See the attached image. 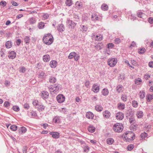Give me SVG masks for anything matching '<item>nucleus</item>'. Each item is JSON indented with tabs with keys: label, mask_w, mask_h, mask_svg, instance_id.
Instances as JSON below:
<instances>
[{
	"label": "nucleus",
	"mask_w": 153,
	"mask_h": 153,
	"mask_svg": "<svg viewBox=\"0 0 153 153\" xmlns=\"http://www.w3.org/2000/svg\"><path fill=\"white\" fill-rule=\"evenodd\" d=\"M74 58L75 61H77L79 59L80 56L79 54L76 53V55H74Z\"/></svg>",
	"instance_id": "nucleus-46"
},
{
	"label": "nucleus",
	"mask_w": 153,
	"mask_h": 153,
	"mask_svg": "<svg viewBox=\"0 0 153 153\" xmlns=\"http://www.w3.org/2000/svg\"><path fill=\"white\" fill-rule=\"evenodd\" d=\"M117 107L120 110H123L125 108V105L123 103H119L118 104Z\"/></svg>",
	"instance_id": "nucleus-26"
},
{
	"label": "nucleus",
	"mask_w": 153,
	"mask_h": 153,
	"mask_svg": "<svg viewBox=\"0 0 153 153\" xmlns=\"http://www.w3.org/2000/svg\"><path fill=\"white\" fill-rule=\"evenodd\" d=\"M53 121L55 123H59L60 122V120L58 117H55L53 119Z\"/></svg>",
	"instance_id": "nucleus-54"
},
{
	"label": "nucleus",
	"mask_w": 153,
	"mask_h": 153,
	"mask_svg": "<svg viewBox=\"0 0 153 153\" xmlns=\"http://www.w3.org/2000/svg\"><path fill=\"white\" fill-rule=\"evenodd\" d=\"M48 88L51 94H56L59 92V87L58 84H56L54 85V86L53 87L52 86H50L48 87Z\"/></svg>",
	"instance_id": "nucleus-4"
},
{
	"label": "nucleus",
	"mask_w": 153,
	"mask_h": 153,
	"mask_svg": "<svg viewBox=\"0 0 153 153\" xmlns=\"http://www.w3.org/2000/svg\"><path fill=\"white\" fill-rule=\"evenodd\" d=\"M120 39L117 38H116L114 41V43L116 44H118L120 42Z\"/></svg>",
	"instance_id": "nucleus-58"
},
{
	"label": "nucleus",
	"mask_w": 153,
	"mask_h": 153,
	"mask_svg": "<svg viewBox=\"0 0 153 153\" xmlns=\"http://www.w3.org/2000/svg\"><path fill=\"white\" fill-rule=\"evenodd\" d=\"M134 145L133 144H131L128 145L127 147V149L128 151H131L134 148Z\"/></svg>",
	"instance_id": "nucleus-44"
},
{
	"label": "nucleus",
	"mask_w": 153,
	"mask_h": 153,
	"mask_svg": "<svg viewBox=\"0 0 153 153\" xmlns=\"http://www.w3.org/2000/svg\"><path fill=\"white\" fill-rule=\"evenodd\" d=\"M117 62V58H111L108 59L107 61L108 65L111 67H113L115 66Z\"/></svg>",
	"instance_id": "nucleus-5"
},
{
	"label": "nucleus",
	"mask_w": 153,
	"mask_h": 153,
	"mask_svg": "<svg viewBox=\"0 0 153 153\" xmlns=\"http://www.w3.org/2000/svg\"><path fill=\"white\" fill-rule=\"evenodd\" d=\"M7 3L5 1H1L0 2V6L4 7L6 5Z\"/></svg>",
	"instance_id": "nucleus-55"
},
{
	"label": "nucleus",
	"mask_w": 153,
	"mask_h": 153,
	"mask_svg": "<svg viewBox=\"0 0 153 153\" xmlns=\"http://www.w3.org/2000/svg\"><path fill=\"white\" fill-rule=\"evenodd\" d=\"M67 24L68 28L70 30H72L75 27L76 23L73 21L68 19L67 21Z\"/></svg>",
	"instance_id": "nucleus-6"
},
{
	"label": "nucleus",
	"mask_w": 153,
	"mask_h": 153,
	"mask_svg": "<svg viewBox=\"0 0 153 153\" xmlns=\"http://www.w3.org/2000/svg\"><path fill=\"white\" fill-rule=\"evenodd\" d=\"M123 126L122 124L117 123L114 124L113 126V129L115 132H120L122 131Z\"/></svg>",
	"instance_id": "nucleus-3"
},
{
	"label": "nucleus",
	"mask_w": 153,
	"mask_h": 153,
	"mask_svg": "<svg viewBox=\"0 0 153 153\" xmlns=\"http://www.w3.org/2000/svg\"><path fill=\"white\" fill-rule=\"evenodd\" d=\"M49 17V15L48 14H45L43 16V19L45 20L47 19Z\"/></svg>",
	"instance_id": "nucleus-59"
},
{
	"label": "nucleus",
	"mask_w": 153,
	"mask_h": 153,
	"mask_svg": "<svg viewBox=\"0 0 153 153\" xmlns=\"http://www.w3.org/2000/svg\"><path fill=\"white\" fill-rule=\"evenodd\" d=\"M16 56V53L14 51H11L9 53L8 57L11 59H14Z\"/></svg>",
	"instance_id": "nucleus-14"
},
{
	"label": "nucleus",
	"mask_w": 153,
	"mask_h": 153,
	"mask_svg": "<svg viewBox=\"0 0 153 153\" xmlns=\"http://www.w3.org/2000/svg\"><path fill=\"white\" fill-rule=\"evenodd\" d=\"M29 21L30 24H33L36 22L35 19L33 18L30 19Z\"/></svg>",
	"instance_id": "nucleus-56"
},
{
	"label": "nucleus",
	"mask_w": 153,
	"mask_h": 153,
	"mask_svg": "<svg viewBox=\"0 0 153 153\" xmlns=\"http://www.w3.org/2000/svg\"><path fill=\"white\" fill-rule=\"evenodd\" d=\"M45 73L43 72H41L39 75V77L40 78H43L45 77Z\"/></svg>",
	"instance_id": "nucleus-43"
},
{
	"label": "nucleus",
	"mask_w": 153,
	"mask_h": 153,
	"mask_svg": "<svg viewBox=\"0 0 153 153\" xmlns=\"http://www.w3.org/2000/svg\"><path fill=\"white\" fill-rule=\"evenodd\" d=\"M56 100L59 103H62L65 100V97L62 94H58L56 97Z\"/></svg>",
	"instance_id": "nucleus-7"
},
{
	"label": "nucleus",
	"mask_w": 153,
	"mask_h": 153,
	"mask_svg": "<svg viewBox=\"0 0 153 153\" xmlns=\"http://www.w3.org/2000/svg\"><path fill=\"white\" fill-rule=\"evenodd\" d=\"M31 115L33 117H36L37 115V114L34 111H33L31 112Z\"/></svg>",
	"instance_id": "nucleus-62"
},
{
	"label": "nucleus",
	"mask_w": 153,
	"mask_h": 153,
	"mask_svg": "<svg viewBox=\"0 0 153 153\" xmlns=\"http://www.w3.org/2000/svg\"><path fill=\"white\" fill-rule=\"evenodd\" d=\"M135 83L137 85H140L141 84L142 80L140 78H138L135 79Z\"/></svg>",
	"instance_id": "nucleus-38"
},
{
	"label": "nucleus",
	"mask_w": 153,
	"mask_h": 153,
	"mask_svg": "<svg viewBox=\"0 0 153 153\" xmlns=\"http://www.w3.org/2000/svg\"><path fill=\"white\" fill-rule=\"evenodd\" d=\"M135 121L134 117L133 115L131 116L129 118V122L130 123H134Z\"/></svg>",
	"instance_id": "nucleus-53"
},
{
	"label": "nucleus",
	"mask_w": 153,
	"mask_h": 153,
	"mask_svg": "<svg viewBox=\"0 0 153 153\" xmlns=\"http://www.w3.org/2000/svg\"><path fill=\"white\" fill-rule=\"evenodd\" d=\"M103 37L102 35L100 34L99 36L97 35L95 38V40L98 41H100L102 40Z\"/></svg>",
	"instance_id": "nucleus-32"
},
{
	"label": "nucleus",
	"mask_w": 153,
	"mask_h": 153,
	"mask_svg": "<svg viewBox=\"0 0 153 153\" xmlns=\"http://www.w3.org/2000/svg\"><path fill=\"white\" fill-rule=\"evenodd\" d=\"M131 63L134 66H137L138 65L136 61L134 60H131Z\"/></svg>",
	"instance_id": "nucleus-61"
},
{
	"label": "nucleus",
	"mask_w": 153,
	"mask_h": 153,
	"mask_svg": "<svg viewBox=\"0 0 153 153\" xmlns=\"http://www.w3.org/2000/svg\"><path fill=\"white\" fill-rule=\"evenodd\" d=\"M134 134L131 131L126 132L123 134V139L124 141L129 142L133 140L135 138Z\"/></svg>",
	"instance_id": "nucleus-2"
},
{
	"label": "nucleus",
	"mask_w": 153,
	"mask_h": 153,
	"mask_svg": "<svg viewBox=\"0 0 153 153\" xmlns=\"http://www.w3.org/2000/svg\"><path fill=\"white\" fill-rule=\"evenodd\" d=\"M49 80L50 83L53 84L56 82L57 80L56 78L51 76L49 78Z\"/></svg>",
	"instance_id": "nucleus-24"
},
{
	"label": "nucleus",
	"mask_w": 153,
	"mask_h": 153,
	"mask_svg": "<svg viewBox=\"0 0 153 153\" xmlns=\"http://www.w3.org/2000/svg\"><path fill=\"white\" fill-rule=\"evenodd\" d=\"M100 89V87L97 84H94L92 86L91 90L94 93H97L99 92Z\"/></svg>",
	"instance_id": "nucleus-8"
},
{
	"label": "nucleus",
	"mask_w": 153,
	"mask_h": 153,
	"mask_svg": "<svg viewBox=\"0 0 153 153\" xmlns=\"http://www.w3.org/2000/svg\"><path fill=\"white\" fill-rule=\"evenodd\" d=\"M10 105V103L8 101H6L4 103V106L5 107H7Z\"/></svg>",
	"instance_id": "nucleus-63"
},
{
	"label": "nucleus",
	"mask_w": 153,
	"mask_h": 153,
	"mask_svg": "<svg viewBox=\"0 0 153 153\" xmlns=\"http://www.w3.org/2000/svg\"><path fill=\"white\" fill-rule=\"evenodd\" d=\"M92 20L93 21L99 20V18L98 16L95 14H93L91 17Z\"/></svg>",
	"instance_id": "nucleus-30"
},
{
	"label": "nucleus",
	"mask_w": 153,
	"mask_h": 153,
	"mask_svg": "<svg viewBox=\"0 0 153 153\" xmlns=\"http://www.w3.org/2000/svg\"><path fill=\"white\" fill-rule=\"evenodd\" d=\"M49 65L52 68H55L57 65V62L55 60H52L50 61Z\"/></svg>",
	"instance_id": "nucleus-11"
},
{
	"label": "nucleus",
	"mask_w": 153,
	"mask_h": 153,
	"mask_svg": "<svg viewBox=\"0 0 153 153\" xmlns=\"http://www.w3.org/2000/svg\"><path fill=\"white\" fill-rule=\"evenodd\" d=\"M33 104L34 106L37 107L40 104L39 101L37 100H34L33 102Z\"/></svg>",
	"instance_id": "nucleus-35"
},
{
	"label": "nucleus",
	"mask_w": 153,
	"mask_h": 153,
	"mask_svg": "<svg viewBox=\"0 0 153 153\" xmlns=\"http://www.w3.org/2000/svg\"><path fill=\"white\" fill-rule=\"evenodd\" d=\"M26 71L25 68L24 67H22L20 68L19 72H20L24 73Z\"/></svg>",
	"instance_id": "nucleus-57"
},
{
	"label": "nucleus",
	"mask_w": 153,
	"mask_h": 153,
	"mask_svg": "<svg viewBox=\"0 0 153 153\" xmlns=\"http://www.w3.org/2000/svg\"><path fill=\"white\" fill-rule=\"evenodd\" d=\"M147 136V134L145 132H144L141 134L140 135V137L141 140H143L145 137H146Z\"/></svg>",
	"instance_id": "nucleus-36"
},
{
	"label": "nucleus",
	"mask_w": 153,
	"mask_h": 153,
	"mask_svg": "<svg viewBox=\"0 0 153 153\" xmlns=\"http://www.w3.org/2000/svg\"><path fill=\"white\" fill-rule=\"evenodd\" d=\"M146 16V15L145 14L142 12H139L137 14V16L138 17L143 19H145Z\"/></svg>",
	"instance_id": "nucleus-23"
},
{
	"label": "nucleus",
	"mask_w": 153,
	"mask_h": 153,
	"mask_svg": "<svg viewBox=\"0 0 153 153\" xmlns=\"http://www.w3.org/2000/svg\"><path fill=\"white\" fill-rule=\"evenodd\" d=\"M101 9L103 10H107L108 9V6L106 4H103L102 5Z\"/></svg>",
	"instance_id": "nucleus-39"
},
{
	"label": "nucleus",
	"mask_w": 153,
	"mask_h": 153,
	"mask_svg": "<svg viewBox=\"0 0 153 153\" xmlns=\"http://www.w3.org/2000/svg\"><path fill=\"white\" fill-rule=\"evenodd\" d=\"M106 141L108 144L111 145L114 143V140L111 138H109L107 139Z\"/></svg>",
	"instance_id": "nucleus-33"
},
{
	"label": "nucleus",
	"mask_w": 153,
	"mask_h": 153,
	"mask_svg": "<svg viewBox=\"0 0 153 153\" xmlns=\"http://www.w3.org/2000/svg\"><path fill=\"white\" fill-rule=\"evenodd\" d=\"M76 55V52H71L68 56V58L69 59H71L74 58V55Z\"/></svg>",
	"instance_id": "nucleus-37"
},
{
	"label": "nucleus",
	"mask_w": 153,
	"mask_h": 153,
	"mask_svg": "<svg viewBox=\"0 0 153 153\" xmlns=\"http://www.w3.org/2000/svg\"><path fill=\"white\" fill-rule=\"evenodd\" d=\"M76 7L78 9H80L82 8V4L81 2H79L77 1L75 4Z\"/></svg>",
	"instance_id": "nucleus-22"
},
{
	"label": "nucleus",
	"mask_w": 153,
	"mask_h": 153,
	"mask_svg": "<svg viewBox=\"0 0 153 153\" xmlns=\"http://www.w3.org/2000/svg\"><path fill=\"white\" fill-rule=\"evenodd\" d=\"M65 3L67 6H70L72 4V2L71 0H66Z\"/></svg>",
	"instance_id": "nucleus-42"
},
{
	"label": "nucleus",
	"mask_w": 153,
	"mask_h": 153,
	"mask_svg": "<svg viewBox=\"0 0 153 153\" xmlns=\"http://www.w3.org/2000/svg\"><path fill=\"white\" fill-rule=\"evenodd\" d=\"M132 106L135 108L137 107L138 105V102L135 100H134L132 102Z\"/></svg>",
	"instance_id": "nucleus-47"
},
{
	"label": "nucleus",
	"mask_w": 153,
	"mask_h": 153,
	"mask_svg": "<svg viewBox=\"0 0 153 153\" xmlns=\"http://www.w3.org/2000/svg\"><path fill=\"white\" fill-rule=\"evenodd\" d=\"M151 128V125H148L146 126L144 128V129L147 132L149 131L150 129Z\"/></svg>",
	"instance_id": "nucleus-41"
},
{
	"label": "nucleus",
	"mask_w": 153,
	"mask_h": 153,
	"mask_svg": "<svg viewBox=\"0 0 153 153\" xmlns=\"http://www.w3.org/2000/svg\"><path fill=\"white\" fill-rule=\"evenodd\" d=\"M45 106L44 105L40 104L37 107V110L39 111H42L44 110Z\"/></svg>",
	"instance_id": "nucleus-25"
},
{
	"label": "nucleus",
	"mask_w": 153,
	"mask_h": 153,
	"mask_svg": "<svg viewBox=\"0 0 153 153\" xmlns=\"http://www.w3.org/2000/svg\"><path fill=\"white\" fill-rule=\"evenodd\" d=\"M40 95L42 98L44 99H46L48 98L49 94L48 92L44 91L41 92Z\"/></svg>",
	"instance_id": "nucleus-9"
},
{
	"label": "nucleus",
	"mask_w": 153,
	"mask_h": 153,
	"mask_svg": "<svg viewBox=\"0 0 153 153\" xmlns=\"http://www.w3.org/2000/svg\"><path fill=\"white\" fill-rule=\"evenodd\" d=\"M17 126L15 125H13L10 126V129L13 131H15L17 130Z\"/></svg>",
	"instance_id": "nucleus-48"
},
{
	"label": "nucleus",
	"mask_w": 153,
	"mask_h": 153,
	"mask_svg": "<svg viewBox=\"0 0 153 153\" xmlns=\"http://www.w3.org/2000/svg\"><path fill=\"white\" fill-rule=\"evenodd\" d=\"M149 22L151 24H153V18L152 17H150L148 19Z\"/></svg>",
	"instance_id": "nucleus-64"
},
{
	"label": "nucleus",
	"mask_w": 153,
	"mask_h": 153,
	"mask_svg": "<svg viewBox=\"0 0 153 153\" xmlns=\"http://www.w3.org/2000/svg\"><path fill=\"white\" fill-rule=\"evenodd\" d=\"M125 78V75L124 74H120V76H119V79H120L121 80H123Z\"/></svg>",
	"instance_id": "nucleus-60"
},
{
	"label": "nucleus",
	"mask_w": 153,
	"mask_h": 153,
	"mask_svg": "<svg viewBox=\"0 0 153 153\" xmlns=\"http://www.w3.org/2000/svg\"><path fill=\"white\" fill-rule=\"evenodd\" d=\"M124 114L121 112H118L116 114V118L117 120H121L123 118Z\"/></svg>",
	"instance_id": "nucleus-12"
},
{
	"label": "nucleus",
	"mask_w": 153,
	"mask_h": 153,
	"mask_svg": "<svg viewBox=\"0 0 153 153\" xmlns=\"http://www.w3.org/2000/svg\"><path fill=\"white\" fill-rule=\"evenodd\" d=\"M24 42L26 44L29 43L30 39L29 36H26L24 38Z\"/></svg>",
	"instance_id": "nucleus-45"
},
{
	"label": "nucleus",
	"mask_w": 153,
	"mask_h": 153,
	"mask_svg": "<svg viewBox=\"0 0 153 153\" xmlns=\"http://www.w3.org/2000/svg\"><path fill=\"white\" fill-rule=\"evenodd\" d=\"M146 51V49L145 48H141L138 50V52L139 53H143Z\"/></svg>",
	"instance_id": "nucleus-50"
},
{
	"label": "nucleus",
	"mask_w": 153,
	"mask_h": 153,
	"mask_svg": "<svg viewBox=\"0 0 153 153\" xmlns=\"http://www.w3.org/2000/svg\"><path fill=\"white\" fill-rule=\"evenodd\" d=\"M42 40L43 42L45 44L49 45L53 43V38L52 35L50 33H48L44 35L43 37Z\"/></svg>",
	"instance_id": "nucleus-1"
},
{
	"label": "nucleus",
	"mask_w": 153,
	"mask_h": 153,
	"mask_svg": "<svg viewBox=\"0 0 153 153\" xmlns=\"http://www.w3.org/2000/svg\"><path fill=\"white\" fill-rule=\"evenodd\" d=\"M12 108L14 111H18L20 110L19 107L17 106H13Z\"/></svg>",
	"instance_id": "nucleus-51"
},
{
	"label": "nucleus",
	"mask_w": 153,
	"mask_h": 153,
	"mask_svg": "<svg viewBox=\"0 0 153 153\" xmlns=\"http://www.w3.org/2000/svg\"><path fill=\"white\" fill-rule=\"evenodd\" d=\"M130 129L133 131H136L137 128V125L134 124H131L130 127Z\"/></svg>",
	"instance_id": "nucleus-21"
},
{
	"label": "nucleus",
	"mask_w": 153,
	"mask_h": 153,
	"mask_svg": "<svg viewBox=\"0 0 153 153\" xmlns=\"http://www.w3.org/2000/svg\"><path fill=\"white\" fill-rule=\"evenodd\" d=\"M139 95L141 99H143L145 96V93L144 91H141L139 93Z\"/></svg>",
	"instance_id": "nucleus-31"
},
{
	"label": "nucleus",
	"mask_w": 153,
	"mask_h": 153,
	"mask_svg": "<svg viewBox=\"0 0 153 153\" xmlns=\"http://www.w3.org/2000/svg\"><path fill=\"white\" fill-rule=\"evenodd\" d=\"M102 114L103 117L105 119L109 118L111 115V113L108 110H105L103 111Z\"/></svg>",
	"instance_id": "nucleus-10"
},
{
	"label": "nucleus",
	"mask_w": 153,
	"mask_h": 153,
	"mask_svg": "<svg viewBox=\"0 0 153 153\" xmlns=\"http://www.w3.org/2000/svg\"><path fill=\"white\" fill-rule=\"evenodd\" d=\"M101 93L104 96H106L109 94V91L108 89L104 88L102 90Z\"/></svg>",
	"instance_id": "nucleus-16"
},
{
	"label": "nucleus",
	"mask_w": 153,
	"mask_h": 153,
	"mask_svg": "<svg viewBox=\"0 0 153 153\" xmlns=\"http://www.w3.org/2000/svg\"><path fill=\"white\" fill-rule=\"evenodd\" d=\"M121 99L123 101H126L127 100V96L125 94H123L121 97Z\"/></svg>",
	"instance_id": "nucleus-49"
},
{
	"label": "nucleus",
	"mask_w": 153,
	"mask_h": 153,
	"mask_svg": "<svg viewBox=\"0 0 153 153\" xmlns=\"http://www.w3.org/2000/svg\"><path fill=\"white\" fill-rule=\"evenodd\" d=\"M146 97L147 101L149 102L153 99V94H149L147 95Z\"/></svg>",
	"instance_id": "nucleus-27"
},
{
	"label": "nucleus",
	"mask_w": 153,
	"mask_h": 153,
	"mask_svg": "<svg viewBox=\"0 0 153 153\" xmlns=\"http://www.w3.org/2000/svg\"><path fill=\"white\" fill-rule=\"evenodd\" d=\"M43 60L45 62H48L50 60V56L48 54L44 55L43 56Z\"/></svg>",
	"instance_id": "nucleus-17"
},
{
	"label": "nucleus",
	"mask_w": 153,
	"mask_h": 153,
	"mask_svg": "<svg viewBox=\"0 0 153 153\" xmlns=\"http://www.w3.org/2000/svg\"><path fill=\"white\" fill-rule=\"evenodd\" d=\"M95 109L97 111H101L103 110V108L100 105H97L95 106Z\"/></svg>",
	"instance_id": "nucleus-28"
},
{
	"label": "nucleus",
	"mask_w": 153,
	"mask_h": 153,
	"mask_svg": "<svg viewBox=\"0 0 153 153\" xmlns=\"http://www.w3.org/2000/svg\"><path fill=\"white\" fill-rule=\"evenodd\" d=\"M116 90L118 93L122 92L124 90V88L121 85H118L116 88Z\"/></svg>",
	"instance_id": "nucleus-18"
},
{
	"label": "nucleus",
	"mask_w": 153,
	"mask_h": 153,
	"mask_svg": "<svg viewBox=\"0 0 153 153\" xmlns=\"http://www.w3.org/2000/svg\"><path fill=\"white\" fill-rule=\"evenodd\" d=\"M54 138H58L59 137V133L58 132H50L49 133Z\"/></svg>",
	"instance_id": "nucleus-13"
},
{
	"label": "nucleus",
	"mask_w": 153,
	"mask_h": 153,
	"mask_svg": "<svg viewBox=\"0 0 153 153\" xmlns=\"http://www.w3.org/2000/svg\"><path fill=\"white\" fill-rule=\"evenodd\" d=\"M86 117L89 119H92L94 117L93 113L90 111H88L86 113Z\"/></svg>",
	"instance_id": "nucleus-15"
},
{
	"label": "nucleus",
	"mask_w": 153,
	"mask_h": 153,
	"mask_svg": "<svg viewBox=\"0 0 153 153\" xmlns=\"http://www.w3.org/2000/svg\"><path fill=\"white\" fill-rule=\"evenodd\" d=\"M5 46L7 48H11L12 46V42L9 41H7L5 43Z\"/></svg>",
	"instance_id": "nucleus-29"
},
{
	"label": "nucleus",
	"mask_w": 153,
	"mask_h": 153,
	"mask_svg": "<svg viewBox=\"0 0 153 153\" xmlns=\"http://www.w3.org/2000/svg\"><path fill=\"white\" fill-rule=\"evenodd\" d=\"M45 25L43 22H40L38 25V27L39 29H42L44 27Z\"/></svg>",
	"instance_id": "nucleus-52"
},
{
	"label": "nucleus",
	"mask_w": 153,
	"mask_h": 153,
	"mask_svg": "<svg viewBox=\"0 0 153 153\" xmlns=\"http://www.w3.org/2000/svg\"><path fill=\"white\" fill-rule=\"evenodd\" d=\"M19 133L22 134L26 132L27 129L24 127H21L19 129Z\"/></svg>",
	"instance_id": "nucleus-19"
},
{
	"label": "nucleus",
	"mask_w": 153,
	"mask_h": 153,
	"mask_svg": "<svg viewBox=\"0 0 153 153\" xmlns=\"http://www.w3.org/2000/svg\"><path fill=\"white\" fill-rule=\"evenodd\" d=\"M95 130V128L93 126H90L88 128V131L91 133L94 132Z\"/></svg>",
	"instance_id": "nucleus-40"
},
{
	"label": "nucleus",
	"mask_w": 153,
	"mask_h": 153,
	"mask_svg": "<svg viewBox=\"0 0 153 153\" xmlns=\"http://www.w3.org/2000/svg\"><path fill=\"white\" fill-rule=\"evenodd\" d=\"M136 114L138 118H140L143 117V113L142 111H139L137 112Z\"/></svg>",
	"instance_id": "nucleus-20"
},
{
	"label": "nucleus",
	"mask_w": 153,
	"mask_h": 153,
	"mask_svg": "<svg viewBox=\"0 0 153 153\" xmlns=\"http://www.w3.org/2000/svg\"><path fill=\"white\" fill-rule=\"evenodd\" d=\"M58 30L60 32L63 31L65 30V27L62 24H60L58 28Z\"/></svg>",
	"instance_id": "nucleus-34"
}]
</instances>
